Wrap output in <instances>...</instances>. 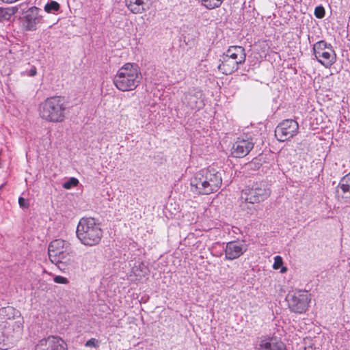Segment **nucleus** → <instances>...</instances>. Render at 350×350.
<instances>
[{"label":"nucleus","mask_w":350,"mask_h":350,"mask_svg":"<svg viewBox=\"0 0 350 350\" xmlns=\"http://www.w3.org/2000/svg\"><path fill=\"white\" fill-rule=\"evenodd\" d=\"M76 234L82 244L94 246L100 241L103 230L94 218L83 217L78 224Z\"/></svg>","instance_id":"nucleus-5"},{"label":"nucleus","mask_w":350,"mask_h":350,"mask_svg":"<svg viewBox=\"0 0 350 350\" xmlns=\"http://www.w3.org/2000/svg\"><path fill=\"white\" fill-rule=\"evenodd\" d=\"M35 350H67V345L60 337L49 336L40 340Z\"/></svg>","instance_id":"nucleus-11"},{"label":"nucleus","mask_w":350,"mask_h":350,"mask_svg":"<svg viewBox=\"0 0 350 350\" xmlns=\"http://www.w3.org/2000/svg\"><path fill=\"white\" fill-rule=\"evenodd\" d=\"M313 51L317 59L326 68L330 67L336 62V55L332 46L325 41L317 42Z\"/></svg>","instance_id":"nucleus-6"},{"label":"nucleus","mask_w":350,"mask_h":350,"mask_svg":"<svg viewBox=\"0 0 350 350\" xmlns=\"http://www.w3.org/2000/svg\"><path fill=\"white\" fill-rule=\"evenodd\" d=\"M70 244L63 239L52 241L48 247V254L51 262H57L58 259H62L64 256L72 254Z\"/></svg>","instance_id":"nucleus-7"},{"label":"nucleus","mask_w":350,"mask_h":350,"mask_svg":"<svg viewBox=\"0 0 350 350\" xmlns=\"http://www.w3.org/2000/svg\"><path fill=\"white\" fill-rule=\"evenodd\" d=\"M247 250V245L244 241H230L226 244L225 257L232 260L239 258Z\"/></svg>","instance_id":"nucleus-13"},{"label":"nucleus","mask_w":350,"mask_h":350,"mask_svg":"<svg viewBox=\"0 0 350 350\" xmlns=\"http://www.w3.org/2000/svg\"><path fill=\"white\" fill-rule=\"evenodd\" d=\"M203 6L208 10H213L219 8L224 0H200Z\"/></svg>","instance_id":"nucleus-23"},{"label":"nucleus","mask_w":350,"mask_h":350,"mask_svg":"<svg viewBox=\"0 0 350 350\" xmlns=\"http://www.w3.org/2000/svg\"><path fill=\"white\" fill-rule=\"evenodd\" d=\"M40 10L36 7L29 8L24 16L23 25L27 31H35L37 25L42 23Z\"/></svg>","instance_id":"nucleus-12"},{"label":"nucleus","mask_w":350,"mask_h":350,"mask_svg":"<svg viewBox=\"0 0 350 350\" xmlns=\"http://www.w3.org/2000/svg\"><path fill=\"white\" fill-rule=\"evenodd\" d=\"M66 103L61 96H52L44 100L39 106L40 116L50 122H62L66 118Z\"/></svg>","instance_id":"nucleus-4"},{"label":"nucleus","mask_w":350,"mask_h":350,"mask_svg":"<svg viewBox=\"0 0 350 350\" xmlns=\"http://www.w3.org/2000/svg\"><path fill=\"white\" fill-rule=\"evenodd\" d=\"M289 308L298 313L305 312L309 305L310 299L309 295L304 291H295L289 293L286 297Z\"/></svg>","instance_id":"nucleus-8"},{"label":"nucleus","mask_w":350,"mask_h":350,"mask_svg":"<svg viewBox=\"0 0 350 350\" xmlns=\"http://www.w3.org/2000/svg\"><path fill=\"white\" fill-rule=\"evenodd\" d=\"M18 204H19V206L21 207V208H27L29 206V204L27 202V201L22 197H20L18 198Z\"/></svg>","instance_id":"nucleus-31"},{"label":"nucleus","mask_w":350,"mask_h":350,"mask_svg":"<svg viewBox=\"0 0 350 350\" xmlns=\"http://www.w3.org/2000/svg\"><path fill=\"white\" fill-rule=\"evenodd\" d=\"M336 193L338 201L350 203V172L341 178Z\"/></svg>","instance_id":"nucleus-16"},{"label":"nucleus","mask_w":350,"mask_h":350,"mask_svg":"<svg viewBox=\"0 0 350 350\" xmlns=\"http://www.w3.org/2000/svg\"><path fill=\"white\" fill-rule=\"evenodd\" d=\"M283 265V260L281 256H276L274 258V262L273 265V268L274 269H278L281 268V273H285L287 271L286 267H282Z\"/></svg>","instance_id":"nucleus-24"},{"label":"nucleus","mask_w":350,"mask_h":350,"mask_svg":"<svg viewBox=\"0 0 350 350\" xmlns=\"http://www.w3.org/2000/svg\"><path fill=\"white\" fill-rule=\"evenodd\" d=\"M59 7H60L59 4L57 2L55 1H52L50 3L45 5L44 10L46 12L50 13L52 12L58 11L59 9Z\"/></svg>","instance_id":"nucleus-26"},{"label":"nucleus","mask_w":350,"mask_h":350,"mask_svg":"<svg viewBox=\"0 0 350 350\" xmlns=\"http://www.w3.org/2000/svg\"><path fill=\"white\" fill-rule=\"evenodd\" d=\"M85 346L97 347H98V342L95 338H91L85 342Z\"/></svg>","instance_id":"nucleus-30"},{"label":"nucleus","mask_w":350,"mask_h":350,"mask_svg":"<svg viewBox=\"0 0 350 350\" xmlns=\"http://www.w3.org/2000/svg\"><path fill=\"white\" fill-rule=\"evenodd\" d=\"M57 262H53L57 268L64 273H68L76 268V262L72 254L65 255L62 259H58Z\"/></svg>","instance_id":"nucleus-19"},{"label":"nucleus","mask_w":350,"mask_h":350,"mask_svg":"<svg viewBox=\"0 0 350 350\" xmlns=\"http://www.w3.org/2000/svg\"><path fill=\"white\" fill-rule=\"evenodd\" d=\"M79 181L75 178H70L68 181L65 182L63 184V187L69 189L72 187H75L78 185Z\"/></svg>","instance_id":"nucleus-27"},{"label":"nucleus","mask_w":350,"mask_h":350,"mask_svg":"<svg viewBox=\"0 0 350 350\" xmlns=\"http://www.w3.org/2000/svg\"><path fill=\"white\" fill-rule=\"evenodd\" d=\"M314 15L318 18H322L325 16V10L322 6H318L314 10Z\"/></svg>","instance_id":"nucleus-28"},{"label":"nucleus","mask_w":350,"mask_h":350,"mask_svg":"<svg viewBox=\"0 0 350 350\" xmlns=\"http://www.w3.org/2000/svg\"><path fill=\"white\" fill-rule=\"evenodd\" d=\"M14 12L10 8H0V20H9Z\"/></svg>","instance_id":"nucleus-25"},{"label":"nucleus","mask_w":350,"mask_h":350,"mask_svg":"<svg viewBox=\"0 0 350 350\" xmlns=\"http://www.w3.org/2000/svg\"><path fill=\"white\" fill-rule=\"evenodd\" d=\"M220 61L221 63L218 66V69L224 75H230L238 69L239 64L224 53L221 56Z\"/></svg>","instance_id":"nucleus-18"},{"label":"nucleus","mask_w":350,"mask_h":350,"mask_svg":"<svg viewBox=\"0 0 350 350\" xmlns=\"http://www.w3.org/2000/svg\"><path fill=\"white\" fill-rule=\"evenodd\" d=\"M24 320L20 311L13 307L0 308V349L9 347L6 342L21 336Z\"/></svg>","instance_id":"nucleus-1"},{"label":"nucleus","mask_w":350,"mask_h":350,"mask_svg":"<svg viewBox=\"0 0 350 350\" xmlns=\"http://www.w3.org/2000/svg\"><path fill=\"white\" fill-rule=\"evenodd\" d=\"M222 184L220 172L208 167L197 172L191 178V191L198 195H209L219 190Z\"/></svg>","instance_id":"nucleus-2"},{"label":"nucleus","mask_w":350,"mask_h":350,"mask_svg":"<svg viewBox=\"0 0 350 350\" xmlns=\"http://www.w3.org/2000/svg\"><path fill=\"white\" fill-rule=\"evenodd\" d=\"M254 148L252 139H238L232 147L231 154L237 158H242L249 154Z\"/></svg>","instance_id":"nucleus-14"},{"label":"nucleus","mask_w":350,"mask_h":350,"mask_svg":"<svg viewBox=\"0 0 350 350\" xmlns=\"http://www.w3.org/2000/svg\"><path fill=\"white\" fill-rule=\"evenodd\" d=\"M126 3L133 13L139 14L145 10L144 0H126Z\"/></svg>","instance_id":"nucleus-22"},{"label":"nucleus","mask_w":350,"mask_h":350,"mask_svg":"<svg viewBox=\"0 0 350 350\" xmlns=\"http://www.w3.org/2000/svg\"><path fill=\"white\" fill-rule=\"evenodd\" d=\"M142 79V75L138 66L126 63L118 70L113 79V83L120 91H132L139 85Z\"/></svg>","instance_id":"nucleus-3"},{"label":"nucleus","mask_w":350,"mask_h":350,"mask_svg":"<svg viewBox=\"0 0 350 350\" xmlns=\"http://www.w3.org/2000/svg\"><path fill=\"white\" fill-rule=\"evenodd\" d=\"M298 131V123L292 119H288L278 125L275 130V135L279 141L285 142L296 135Z\"/></svg>","instance_id":"nucleus-9"},{"label":"nucleus","mask_w":350,"mask_h":350,"mask_svg":"<svg viewBox=\"0 0 350 350\" xmlns=\"http://www.w3.org/2000/svg\"><path fill=\"white\" fill-rule=\"evenodd\" d=\"M201 96L200 92L196 89H190L185 93L183 103L191 109L200 108L202 104Z\"/></svg>","instance_id":"nucleus-17"},{"label":"nucleus","mask_w":350,"mask_h":350,"mask_svg":"<svg viewBox=\"0 0 350 350\" xmlns=\"http://www.w3.org/2000/svg\"><path fill=\"white\" fill-rule=\"evenodd\" d=\"M131 273L135 277V280H140L148 273V269L144 262L137 261L132 267Z\"/></svg>","instance_id":"nucleus-21"},{"label":"nucleus","mask_w":350,"mask_h":350,"mask_svg":"<svg viewBox=\"0 0 350 350\" xmlns=\"http://www.w3.org/2000/svg\"><path fill=\"white\" fill-rule=\"evenodd\" d=\"M270 196V190L263 183H256L247 193L245 200L250 203H259Z\"/></svg>","instance_id":"nucleus-10"},{"label":"nucleus","mask_w":350,"mask_h":350,"mask_svg":"<svg viewBox=\"0 0 350 350\" xmlns=\"http://www.w3.org/2000/svg\"><path fill=\"white\" fill-rule=\"evenodd\" d=\"M53 281L55 283L62 284H67L69 282L68 280L66 278L61 276V275H56L53 278Z\"/></svg>","instance_id":"nucleus-29"},{"label":"nucleus","mask_w":350,"mask_h":350,"mask_svg":"<svg viewBox=\"0 0 350 350\" xmlns=\"http://www.w3.org/2000/svg\"><path fill=\"white\" fill-rule=\"evenodd\" d=\"M224 54L232 60L236 61L239 64H242L245 61L246 54L245 49L240 46H230Z\"/></svg>","instance_id":"nucleus-20"},{"label":"nucleus","mask_w":350,"mask_h":350,"mask_svg":"<svg viewBox=\"0 0 350 350\" xmlns=\"http://www.w3.org/2000/svg\"><path fill=\"white\" fill-rule=\"evenodd\" d=\"M37 70L35 66H32L30 70L29 71L28 75L30 77H33L36 75Z\"/></svg>","instance_id":"nucleus-32"},{"label":"nucleus","mask_w":350,"mask_h":350,"mask_svg":"<svg viewBox=\"0 0 350 350\" xmlns=\"http://www.w3.org/2000/svg\"><path fill=\"white\" fill-rule=\"evenodd\" d=\"M258 350H286L284 344L277 338L262 337L256 343Z\"/></svg>","instance_id":"nucleus-15"}]
</instances>
